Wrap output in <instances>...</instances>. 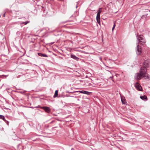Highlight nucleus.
I'll use <instances>...</instances> for the list:
<instances>
[{
  "instance_id": "nucleus-1",
  "label": "nucleus",
  "mask_w": 150,
  "mask_h": 150,
  "mask_svg": "<svg viewBox=\"0 0 150 150\" xmlns=\"http://www.w3.org/2000/svg\"><path fill=\"white\" fill-rule=\"evenodd\" d=\"M149 62L146 60L143 63V67H142L140 70V73H137L135 76V78L137 80L142 79V77L148 80L150 79V76L146 73V67H149Z\"/></svg>"
},
{
  "instance_id": "nucleus-2",
  "label": "nucleus",
  "mask_w": 150,
  "mask_h": 150,
  "mask_svg": "<svg viewBox=\"0 0 150 150\" xmlns=\"http://www.w3.org/2000/svg\"><path fill=\"white\" fill-rule=\"evenodd\" d=\"M136 37L137 41L139 42L140 43L141 45H144L145 44L146 41L143 35H137Z\"/></svg>"
},
{
  "instance_id": "nucleus-3",
  "label": "nucleus",
  "mask_w": 150,
  "mask_h": 150,
  "mask_svg": "<svg viewBox=\"0 0 150 150\" xmlns=\"http://www.w3.org/2000/svg\"><path fill=\"white\" fill-rule=\"evenodd\" d=\"M102 9V8H99V10L97 12V16H96V20L97 22L99 24L100 23V14L101 13L102 11H101V10Z\"/></svg>"
},
{
  "instance_id": "nucleus-4",
  "label": "nucleus",
  "mask_w": 150,
  "mask_h": 150,
  "mask_svg": "<svg viewBox=\"0 0 150 150\" xmlns=\"http://www.w3.org/2000/svg\"><path fill=\"white\" fill-rule=\"evenodd\" d=\"M136 45L137 47H136V53L137 55H139L142 53V49L141 47L139 45L138 43L137 42Z\"/></svg>"
},
{
  "instance_id": "nucleus-5",
  "label": "nucleus",
  "mask_w": 150,
  "mask_h": 150,
  "mask_svg": "<svg viewBox=\"0 0 150 150\" xmlns=\"http://www.w3.org/2000/svg\"><path fill=\"white\" fill-rule=\"evenodd\" d=\"M36 108H40L44 110L45 112L48 113H50L51 111V109L50 108L48 107L44 106L42 107H40L39 105L38 107H36Z\"/></svg>"
},
{
  "instance_id": "nucleus-6",
  "label": "nucleus",
  "mask_w": 150,
  "mask_h": 150,
  "mask_svg": "<svg viewBox=\"0 0 150 150\" xmlns=\"http://www.w3.org/2000/svg\"><path fill=\"white\" fill-rule=\"evenodd\" d=\"M135 86L136 88L138 91H142V87L140 86L139 84L138 83H136L135 84Z\"/></svg>"
},
{
  "instance_id": "nucleus-7",
  "label": "nucleus",
  "mask_w": 150,
  "mask_h": 150,
  "mask_svg": "<svg viewBox=\"0 0 150 150\" xmlns=\"http://www.w3.org/2000/svg\"><path fill=\"white\" fill-rule=\"evenodd\" d=\"M103 83H96V84H95L94 85H92V86H94L95 87H98L100 88H101L103 87Z\"/></svg>"
},
{
  "instance_id": "nucleus-8",
  "label": "nucleus",
  "mask_w": 150,
  "mask_h": 150,
  "mask_svg": "<svg viewBox=\"0 0 150 150\" xmlns=\"http://www.w3.org/2000/svg\"><path fill=\"white\" fill-rule=\"evenodd\" d=\"M79 92L81 93H83L87 95H89L91 92L83 90L80 91Z\"/></svg>"
},
{
  "instance_id": "nucleus-9",
  "label": "nucleus",
  "mask_w": 150,
  "mask_h": 150,
  "mask_svg": "<svg viewBox=\"0 0 150 150\" xmlns=\"http://www.w3.org/2000/svg\"><path fill=\"white\" fill-rule=\"evenodd\" d=\"M71 57L76 61H78L79 59V58L74 55L71 54Z\"/></svg>"
},
{
  "instance_id": "nucleus-10",
  "label": "nucleus",
  "mask_w": 150,
  "mask_h": 150,
  "mask_svg": "<svg viewBox=\"0 0 150 150\" xmlns=\"http://www.w3.org/2000/svg\"><path fill=\"white\" fill-rule=\"evenodd\" d=\"M140 98L142 100H146L147 99V96L145 95L140 96Z\"/></svg>"
},
{
  "instance_id": "nucleus-11",
  "label": "nucleus",
  "mask_w": 150,
  "mask_h": 150,
  "mask_svg": "<svg viewBox=\"0 0 150 150\" xmlns=\"http://www.w3.org/2000/svg\"><path fill=\"white\" fill-rule=\"evenodd\" d=\"M38 55L40 56L45 57H47V55L43 54H42L41 53H38Z\"/></svg>"
},
{
  "instance_id": "nucleus-12",
  "label": "nucleus",
  "mask_w": 150,
  "mask_h": 150,
  "mask_svg": "<svg viewBox=\"0 0 150 150\" xmlns=\"http://www.w3.org/2000/svg\"><path fill=\"white\" fill-rule=\"evenodd\" d=\"M0 119H2L4 121H6V120L5 119L4 116L2 115H0Z\"/></svg>"
},
{
  "instance_id": "nucleus-13",
  "label": "nucleus",
  "mask_w": 150,
  "mask_h": 150,
  "mask_svg": "<svg viewBox=\"0 0 150 150\" xmlns=\"http://www.w3.org/2000/svg\"><path fill=\"white\" fill-rule=\"evenodd\" d=\"M58 90H56L55 91L54 95L53 96L54 98H55V97H57V96H58Z\"/></svg>"
},
{
  "instance_id": "nucleus-14",
  "label": "nucleus",
  "mask_w": 150,
  "mask_h": 150,
  "mask_svg": "<svg viewBox=\"0 0 150 150\" xmlns=\"http://www.w3.org/2000/svg\"><path fill=\"white\" fill-rule=\"evenodd\" d=\"M30 22V21H26L25 22H23L21 23V24H24V25H26L28 23H29Z\"/></svg>"
},
{
  "instance_id": "nucleus-15",
  "label": "nucleus",
  "mask_w": 150,
  "mask_h": 150,
  "mask_svg": "<svg viewBox=\"0 0 150 150\" xmlns=\"http://www.w3.org/2000/svg\"><path fill=\"white\" fill-rule=\"evenodd\" d=\"M121 101L123 104H125V99H123V98H121Z\"/></svg>"
},
{
  "instance_id": "nucleus-16",
  "label": "nucleus",
  "mask_w": 150,
  "mask_h": 150,
  "mask_svg": "<svg viewBox=\"0 0 150 150\" xmlns=\"http://www.w3.org/2000/svg\"><path fill=\"white\" fill-rule=\"evenodd\" d=\"M86 85L88 86H92V85H94L92 84L91 83H87Z\"/></svg>"
},
{
  "instance_id": "nucleus-17",
  "label": "nucleus",
  "mask_w": 150,
  "mask_h": 150,
  "mask_svg": "<svg viewBox=\"0 0 150 150\" xmlns=\"http://www.w3.org/2000/svg\"><path fill=\"white\" fill-rule=\"evenodd\" d=\"M115 24L114 23V25H113V28H112V30H114V28L115 27Z\"/></svg>"
},
{
  "instance_id": "nucleus-18",
  "label": "nucleus",
  "mask_w": 150,
  "mask_h": 150,
  "mask_svg": "<svg viewBox=\"0 0 150 150\" xmlns=\"http://www.w3.org/2000/svg\"><path fill=\"white\" fill-rule=\"evenodd\" d=\"M113 77V76H111L110 77V78L113 81H114V80H113V79H112V78Z\"/></svg>"
},
{
  "instance_id": "nucleus-19",
  "label": "nucleus",
  "mask_w": 150,
  "mask_h": 150,
  "mask_svg": "<svg viewBox=\"0 0 150 150\" xmlns=\"http://www.w3.org/2000/svg\"><path fill=\"white\" fill-rule=\"evenodd\" d=\"M17 22H13L11 23L12 24H16Z\"/></svg>"
},
{
  "instance_id": "nucleus-20",
  "label": "nucleus",
  "mask_w": 150,
  "mask_h": 150,
  "mask_svg": "<svg viewBox=\"0 0 150 150\" xmlns=\"http://www.w3.org/2000/svg\"><path fill=\"white\" fill-rule=\"evenodd\" d=\"M147 16V15H143V16H142V18H143V17H144L145 16Z\"/></svg>"
},
{
  "instance_id": "nucleus-21",
  "label": "nucleus",
  "mask_w": 150,
  "mask_h": 150,
  "mask_svg": "<svg viewBox=\"0 0 150 150\" xmlns=\"http://www.w3.org/2000/svg\"><path fill=\"white\" fill-rule=\"evenodd\" d=\"M6 122H7V124L8 125V123H9V122L8 121H7V120H6Z\"/></svg>"
},
{
  "instance_id": "nucleus-22",
  "label": "nucleus",
  "mask_w": 150,
  "mask_h": 150,
  "mask_svg": "<svg viewBox=\"0 0 150 150\" xmlns=\"http://www.w3.org/2000/svg\"><path fill=\"white\" fill-rule=\"evenodd\" d=\"M5 16V13L3 14V17H4Z\"/></svg>"
}]
</instances>
